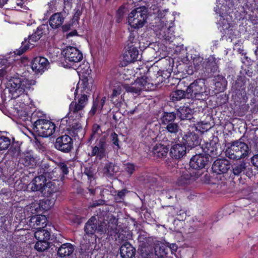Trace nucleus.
Masks as SVG:
<instances>
[{
	"mask_svg": "<svg viewBox=\"0 0 258 258\" xmlns=\"http://www.w3.org/2000/svg\"><path fill=\"white\" fill-rule=\"evenodd\" d=\"M49 32V27L47 24L40 25L34 30L32 34L28 36L27 38H25L19 49H16L13 52H11L10 53H14L13 55H21L29 49L32 48L35 46L34 43L37 42L43 36H47Z\"/></svg>",
	"mask_w": 258,
	"mask_h": 258,
	"instance_id": "f257e3e1",
	"label": "nucleus"
},
{
	"mask_svg": "<svg viewBox=\"0 0 258 258\" xmlns=\"http://www.w3.org/2000/svg\"><path fill=\"white\" fill-rule=\"evenodd\" d=\"M49 32V27L47 24L40 25L34 30L32 34L28 36L27 38H25L19 49H16L13 52H11L10 53H14L13 55H21L29 49L32 48L35 46L34 43L37 42L43 36H47Z\"/></svg>",
	"mask_w": 258,
	"mask_h": 258,
	"instance_id": "f03ea898",
	"label": "nucleus"
},
{
	"mask_svg": "<svg viewBox=\"0 0 258 258\" xmlns=\"http://www.w3.org/2000/svg\"><path fill=\"white\" fill-rule=\"evenodd\" d=\"M49 32V27L47 24L40 25L34 30L32 34L28 36L27 38H25L19 49H16L13 52H11L10 53H14L13 55H21L29 49L32 48L35 46L34 43L37 42L43 36H47Z\"/></svg>",
	"mask_w": 258,
	"mask_h": 258,
	"instance_id": "7ed1b4c3",
	"label": "nucleus"
},
{
	"mask_svg": "<svg viewBox=\"0 0 258 258\" xmlns=\"http://www.w3.org/2000/svg\"><path fill=\"white\" fill-rule=\"evenodd\" d=\"M241 140L242 138H240L226 144L225 154L227 158L233 160H238L248 156L250 153L248 145Z\"/></svg>",
	"mask_w": 258,
	"mask_h": 258,
	"instance_id": "20e7f679",
	"label": "nucleus"
},
{
	"mask_svg": "<svg viewBox=\"0 0 258 258\" xmlns=\"http://www.w3.org/2000/svg\"><path fill=\"white\" fill-rule=\"evenodd\" d=\"M187 98L200 101L205 100L208 95L205 85V80L198 79L191 83L186 88Z\"/></svg>",
	"mask_w": 258,
	"mask_h": 258,
	"instance_id": "39448f33",
	"label": "nucleus"
},
{
	"mask_svg": "<svg viewBox=\"0 0 258 258\" xmlns=\"http://www.w3.org/2000/svg\"><path fill=\"white\" fill-rule=\"evenodd\" d=\"M148 9L145 7H138L133 10L128 15V24L132 28H142L147 22Z\"/></svg>",
	"mask_w": 258,
	"mask_h": 258,
	"instance_id": "423d86ee",
	"label": "nucleus"
},
{
	"mask_svg": "<svg viewBox=\"0 0 258 258\" xmlns=\"http://www.w3.org/2000/svg\"><path fill=\"white\" fill-rule=\"evenodd\" d=\"M203 59V58L198 57L194 60V64L197 70H203L211 76L218 72V66L213 56H210L204 61Z\"/></svg>",
	"mask_w": 258,
	"mask_h": 258,
	"instance_id": "0eeeda50",
	"label": "nucleus"
},
{
	"mask_svg": "<svg viewBox=\"0 0 258 258\" xmlns=\"http://www.w3.org/2000/svg\"><path fill=\"white\" fill-rule=\"evenodd\" d=\"M107 138L103 136L96 140L94 146H91L92 150L89 155L90 157L95 156L99 160H102L107 154Z\"/></svg>",
	"mask_w": 258,
	"mask_h": 258,
	"instance_id": "6e6552de",
	"label": "nucleus"
},
{
	"mask_svg": "<svg viewBox=\"0 0 258 258\" xmlns=\"http://www.w3.org/2000/svg\"><path fill=\"white\" fill-rule=\"evenodd\" d=\"M209 161L208 156L202 153L196 154L192 156L189 161V166L192 169L197 170L194 175L195 177L198 178L202 175V172L201 171L206 168Z\"/></svg>",
	"mask_w": 258,
	"mask_h": 258,
	"instance_id": "1a4fd4ad",
	"label": "nucleus"
},
{
	"mask_svg": "<svg viewBox=\"0 0 258 258\" xmlns=\"http://www.w3.org/2000/svg\"><path fill=\"white\" fill-rule=\"evenodd\" d=\"M39 175L35 177L32 181L28 185L33 191H40L43 193L44 188L46 184L47 172L44 168H40L38 171Z\"/></svg>",
	"mask_w": 258,
	"mask_h": 258,
	"instance_id": "9d476101",
	"label": "nucleus"
},
{
	"mask_svg": "<svg viewBox=\"0 0 258 258\" xmlns=\"http://www.w3.org/2000/svg\"><path fill=\"white\" fill-rule=\"evenodd\" d=\"M62 53L65 61L70 65L80 62L83 57L82 52L74 46H67L63 49Z\"/></svg>",
	"mask_w": 258,
	"mask_h": 258,
	"instance_id": "9b49d317",
	"label": "nucleus"
},
{
	"mask_svg": "<svg viewBox=\"0 0 258 258\" xmlns=\"http://www.w3.org/2000/svg\"><path fill=\"white\" fill-rule=\"evenodd\" d=\"M56 128L54 122L44 118L40 124H38V126L34 131L37 133L39 136L46 138L53 135Z\"/></svg>",
	"mask_w": 258,
	"mask_h": 258,
	"instance_id": "f8f14e48",
	"label": "nucleus"
},
{
	"mask_svg": "<svg viewBox=\"0 0 258 258\" xmlns=\"http://www.w3.org/2000/svg\"><path fill=\"white\" fill-rule=\"evenodd\" d=\"M84 231L87 235H93L95 233L102 234L105 229L101 222L98 221L94 216L91 217L86 223Z\"/></svg>",
	"mask_w": 258,
	"mask_h": 258,
	"instance_id": "ddd939ff",
	"label": "nucleus"
},
{
	"mask_svg": "<svg viewBox=\"0 0 258 258\" xmlns=\"http://www.w3.org/2000/svg\"><path fill=\"white\" fill-rule=\"evenodd\" d=\"M147 79V76H143L138 78L135 83L132 85L123 84L124 89L127 92L139 95L142 90L146 89V86H147V83H148Z\"/></svg>",
	"mask_w": 258,
	"mask_h": 258,
	"instance_id": "4468645a",
	"label": "nucleus"
},
{
	"mask_svg": "<svg viewBox=\"0 0 258 258\" xmlns=\"http://www.w3.org/2000/svg\"><path fill=\"white\" fill-rule=\"evenodd\" d=\"M54 146L57 150L68 153L73 148V140L69 135H62L56 138Z\"/></svg>",
	"mask_w": 258,
	"mask_h": 258,
	"instance_id": "2eb2a0df",
	"label": "nucleus"
},
{
	"mask_svg": "<svg viewBox=\"0 0 258 258\" xmlns=\"http://www.w3.org/2000/svg\"><path fill=\"white\" fill-rule=\"evenodd\" d=\"M139 47H140V42H136L134 44H127L125 47V50L123 54V61L126 63L137 61L139 55L138 50Z\"/></svg>",
	"mask_w": 258,
	"mask_h": 258,
	"instance_id": "dca6fc26",
	"label": "nucleus"
},
{
	"mask_svg": "<svg viewBox=\"0 0 258 258\" xmlns=\"http://www.w3.org/2000/svg\"><path fill=\"white\" fill-rule=\"evenodd\" d=\"M60 242L56 239V241L53 244L55 250H57V254L61 258H64L70 256L74 251V245L70 243H65L60 245Z\"/></svg>",
	"mask_w": 258,
	"mask_h": 258,
	"instance_id": "f3484780",
	"label": "nucleus"
},
{
	"mask_svg": "<svg viewBox=\"0 0 258 258\" xmlns=\"http://www.w3.org/2000/svg\"><path fill=\"white\" fill-rule=\"evenodd\" d=\"M231 167L230 161L225 158L216 159L212 166L213 173L218 175L226 174Z\"/></svg>",
	"mask_w": 258,
	"mask_h": 258,
	"instance_id": "a211bd4d",
	"label": "nucleus"
},
{
	"mask_svg": "<svg viewBox=\"0 0 258 258\" xmlns=\"http://www.w3.org/2000/svg\"><path fill=\"white\" fill-rule=\"evenodd\" d=\"M49 64V61L46 58L43 56H36L31 61V67L35 74H42L47 69Z\"/></svg>",
	"mask_w": 258,
	"mask_h": 258,
	"instance_id": "6ab92c4d",
	"label": "nucleus"
},
{
	"mask_svg": "<svg viewBox=\"0 0 258 258\" xmlns=\"http://www.w3.org/2000/svg\"><path fill=\"white\" fill-rule=\"evenodd\" d=\"M85 111L82 105L77 104V101H73L69 105V111L67 114L70 119L80 120L84 116Z\"/></svg>",
	"mask_w": 258,
	"mask_h": 258,
	"instance_id": "aec40b11",
	"label": "nucleus"
},
{
	"mask_svg": "<svg viewBox=\"0 0 258 258\" xmlns=\"http://www.w3.org/2000/svg\"><path fill=\"white\" fill-rule=\"evenodd\" d=\"M181 142L186 148L192 149L200 144V139L197 134L189 132L182 136Z\"/></svg>",
	"mask_w": 258,
	"mask_h": 258,
	"instance_id": "412c9836",
	"label": "nucleus"
},
{
	"mask_svg": "<svg viewBox=\"0 0 258 258\" xmlns=\"http://www.w3.org/2000/svg\"><path fill=\"white\" fill-rule=\"evenodd\" d=\"M47 219L44 215H36L30 219L28 225L32 229L45 228L47 224Z\"/></svg>",
	"mask_w": 258,
	"mask_h": 258,
	"instance_id": "4be33fe9",
	"label": "nucleus"
},
{
	"mask_svg": "<svg viewBox=\"0 0 258 258\" xmlns=\"http://www.w3.org/2000/svg\"><path fill=\"white\" fill-rule=\"evenodd\" d=\"M79 78L80 80L77 85L75 95H76L80 89H81V93L85 92L86 94H89L92 87L91 79L83 74L82 75H80Z\"/></svg>",
	"mask_w": 258,
	"mask_h": 258,
	"instance_id": "5701e85b",
	"label": "nucleus"
},
{
	"mask_svg": "<svg viewBox=\"0 0 258 258\" xmlns=\"http://www.w3.org/2000/svg\"><path fill=\"white\" fill-rule=\"evenodd\" d=\"M36 158L31 153L27 152L20 157L18 166L20 164L21 168H23L21 166L22 165H23L24 167L33 168L36 165Z\"/></svg>",
	"mask_w": 258,
	"mask_h": 258,
	"instance_id": "b1692460",
	"label": "nucleus"
},
{
	"mask_svg": "<svg viewBox=\"0 0 258 258\" xmlns=\"http://www.w3.org/2000/svg\"><path fill=\"white\" fill-rule=\"evenodd\" d=\"M34 236L37 240H45L50 242L52 244L56 241V237L53 235H51V231L47 229L42 228L36 229Z\"/></svg>",
	"mask_w": 258,
	"mask_h": 258,
	"instance_id": "393cba45",
	"label": "nucleus"
},
{
	"mask_svg": "<svg viewBox=\"0 0 258 258\" xmlns=\"http://www.w3.org/2000/svg\"><path fill=\"white\" fill-rule=\"evenodd\" d=\"M163 130L164 134L171 140H175L177 137V134L180 130V127L177 122H174L165 125Z\"/></svg>",
	"mask_w": 258,
	"mask_h": 258,
	"instance_id": "a878e982",
	"label": "nucleus"
},
{
	"mask_svg": "<svg viewBox=\"0 0 258 258\" xmlns=\"http://www.w3.org/2000/svg\"><path fill=\"white\" fill-rule=\"evenodd\" d=\"M106 100V98L105 96L100 97L98 95L95 98H94L91 109L89 112L90 116H94L97 111L99 113H101Z\"/></svg>",
	"mask_w": 258,
	"mask_h": 258,
	"instance_id": "bb28decb",
	"label": "nucleus"
},
{
	"mask_svg": "<svg viewBox=\"0 0 258 258\" xmlns=\"http://www.w3.org/2000/svg\"><path fill=\"white\" fill-rule=\"evenodd\" d=\"M186 153V148L182 144H176L171 146L169 152L170 156L175 159L182 158Z\"/></svg>",
	"mask_w": 258,
	"mask_h": 258,
	"instance_id": "cd10ccee",
	"label": "nucleus"
},
{
	"mask_svg": "<svg viewBox=\"0 0 258 258\" xmlns=\"http://www.w3.org/2000/svg\"><path fill=\"white\" fill-rule=\"evenodd\" d=\"M202 148L205 153L204 155L208 156L209 158H214L218 156L217 144L213 141L206 143Z\"/></svg>",
	"mask_w": 258,
	"mask_h": 258,
	"instance_id": "c85d7f7f",
	"label": "nucleus"
},
{
	"mask_svg": "<svg viewBox=\"0 0 258 258\" xmlns=\"http://www.w3.org/2000/svg\"><path fill=\"white\" fill-rule=\"evenodd\" d=\"M169 143L167 145L161 143L156 144L152 149L153 155L155 157L159 158L166 157L169 152Z\"/></svg>",
	"mask_w": 258,
	"mask_h": 258,
	"instance_id": "c756f323",
	"label": "nucleus"
},
{
	"mask_svg": "<svg viewBox=\"0 0 258 258\" xmlns=\"http://www.w3.org/2000/svg\"><path fill=\"white\" fill-rule=\"evenodd\" d=\"M136 251L135 248L128 241H125L120 247V254L122 258H133Z\"/></svg>",
	"mask_w": 258,
	"mask_h": 258,
	"instance_id": "7c9ffc66",
	"label": "nucleus"
},
{
	"mask_svg": "<svg viewBox=\"0 0 258 258\" xmlns=\"http://www.w3.org/2000/svg\"><path fill=\"white\" fill-rule=\"evenodd\" d=\"M174 26V22H171L167 29L162 28L159 32V37L163 39H164L166 41L170 43L173 41V40L175 38L174 35V32L172 30Z\"/></svg>",
	"mask_w": 258,
	"mask_h": 258,
	"instance_id": "2f4dec72",
	"label": "nucleus"
},
{
	"mask_svg": "<svg viewBox=\"0 0 258 258\" xmlns=\"http://www.w3.org/2000/svg\"><path fill=\"white\" fill-rule=\"evenodd\" d=\"M76 122L70 126L69 133L71 135L78 138H82L85 134V130L82 126L80 120H75Z\"/></svg>",
	"mask_w": 258,
	"mask_h": 258,
	"instance_id": "473e14b6",
	"label": "nucleus"
},
{
	"mask_svg": "<svg viewBox=\"0 0 258 258\" xmlns=\"http://www.w3.org/2000/svg\"><path fill=\"white\" fill-rule=\"evenodd\" d=\"M124 89L123 84H119L114 87L111 94L109 96L111 102L116 105L120 102V95Z\"/></svg>",
	"mask_w": 258,
	"mask_h": 258,
	"instance_id": "72a5a7b5",
	"label": "nucleus"
},
{
	"mask_svg": "<svg viewBox=\"0 0 258 258\" xmlns=\"http://www.w3.org/2000/svg\"><path fill=\"white\" fill-rule=\"evenodd\" d=\"M64 21V18L61 13H56L49 18V24L52 29H57L60 27Z\"/></svg>",
	"mask_w": 258,
	"mask_h": 258,
	"instance_id": "f704fd0d",
	"label": "nucleus"
},
{
	"mask_svg": "<svg viewBox=\"0 0 258 258\" xmlns=\"http://www.w3.org/2000/svg\"><path fill=\"white\" fill-rule=\"evenodd\" d=\"M148 73L149 76L151 78V79H150L148 77L147 81H148V83H147V85H151L152 87L155 86V88H153V89L159 87L160 85L165 82L166 81V79L165 77H163L161 73L158 72L157 74V75L158 76H156L154 78H152L151 76V72L150 71H148Z\"/></svg>",
	"mask_w": 258,
	"mask_h": 258,
	"instance_id": "c9c22d12",
	"label": "nucleus"
},
{
	"mask_svg": "<svg viewBox=\"0 0 258 258\" xmlns=\"http://www.w3.org/2000/svg\"><path fill=\"white\" fill-rule=\"evenodd\" d=\"M169 214L173 217L179 216V217L177 218L179 221H184L186 218L185 211L182 209L180 206L170 207Z\"/></svg>",
	"mask_w": 258,
	"mask_h": 258,
	"instance_id": "e433bc0d",
	"label": "nucleus"
},
{
	"mask_svg": "<svg viewBox=\"0 0 258 258\" xmlns=\"http://www.w3.org/2000/svg\"><path fill=\"white\" fill-rule=\"evenodd\" d=\"M29 117L33 129L34 131L37 126H38V124H40L44 119L45 116L44 114L40 111H34L31 114V115Z\"/></svg>",
	"mask_w": 258,
	"mask_h": 258,
	"instance_id": "4c0bfd02",
	"label": "nucleus"
},
{
	"mask_svg": "<svg viewBox=\"0 0 258 258\" xmlns=\"http://www.w3.org/2000/svg\"><path fill=\"white\" fill-rule=\"evenodd\" d=\"M59 191V187L54 182H48L46 183L44 188L43 195L47 197H51L54 194Z\"/></svg>",
	"mask_w": 258,
	"mask_h": 258,
	"instance_id": "58836bf2",
	"label": "nucleus"
},
{
	"mask_svg": "<svg viewBox=\"0 0 258 258\" xmlns=\"http://www.w3.org/2000/svg\"><path fill=\"white\" fill-rule=\"evenodd\" d=\"M176 114L174 112H168L164 111L161 116L160 120L163 125L175 122Z\"/></svg>",
	"mask_w": 258,
	"mask_h": 258,
	"instance_id": "ea45409f",
	"label": "nucleus"
},
{
	"mask_svg": "<svg viewBox=\"0 0 258 258\" xmlns=\"http://www.w3.org/2000/svg\"><path fill=\"white\" fill-rule=\"evenodd\" d=\"M192 175L187 171L182 172L181 175L177 178L176 184L178 186H183L190 182Z\"/></svg>",
	"mask_w": 258,
	"mask_h": 258,
	"instance_id": "a19ab883",
	"label": "nucleus"
},
{
	"mask_svg": "<svg viewBox=\"0 0 258 258\" xmlns=\"http://www.w3.org/2000/svg\"><path fill=\"white\" fill-rule=\"evenodd\" d=\"M178 112L181 120H190L192 117V110L188 107H180Z\"/></svg>",
	"mask_w": 258,
	"mask_h": 258,
	"instance_id": "79ce46f5",
	"label": "nucleus"
},
{
	"mask_svg": "<svg viewBox=\"0 0 258 258\" xmlns=\"http://www.w3.org/2000/svg\"><path fill=\"white\" fill-rule=\"evenodd\" d=\"M246 163L244 161H240L232 166V172L234 175H239L246 168Z\"/></svg>",
	"mask_w": 258,
	"mask_h": 258,
	"instance_id": "37998d69",
	"label": "nucleus"
},
{
	"mask_svg": "<svg viewBox=\"0 0 258 258\" xmlns=\"http://www.w3.org/2000/svg\"><path fill=\"white\" fill-rule=\"evenodd\" d=\"M21 78H16L10 81L11 85V91L13 92V96L21 93L20 92Z\"/></svg>",
	"mask_w": 258,
	"mask_h": 258,
	"instance_id": "c03bdc74",
	"label": "nucleus"
},
{
	"mask_svg": "<svg viewBox=\"0 0 258 258\" xmlns=\"http://www.w3.org/2000/svg\"><path fill=\"white\" fill-rule=\"evenodd\" d=\"M53 246L50 242L45 240H37L35 244V249L39 252H42L47 249L49 247Z\"/></svg>",
	"mask_w": 258,
	"mask_h": 258,
	"instance_id": "a18cd8bd",
	"label": "nucleus"
},
{
	"mask_svg": "<svg viewBox=\"0 0 258 258\" xmlns=\"http://www.w3.org/2000/svg\"><path fill=\"white\" fill-rule=\"evenodd\" d=\"M103 172L106 176L111 177L116 172L115 171V165L111 162L106 163L103 169Z\"/></svg>",
	"mask_w": 258,
	"mask_h": 258,
	"instance_id": "49530a36",
	"label": "nucleus"
},
{
	"mask_svg": "<svg viewBox=\"0 0 258 258\" xmlns=\"http://www.w3.org/2000/svg\"><path fill=\"white\" fill-rule=\"evenodd\" d=\"M102 133L101 126L97 123H94L92 126L91 133L88 139L87 143H91L92 141L95 139L96 135H100Z\"/></svg>",
	"mask_w": 258,
	"mask_h": 258,
	"instance_id": "de8ad7c7",
	"label": "nucleus"
},
{
	"mask_svg": "<svg viewBox=\"0 0 258 258\" xmlns=\"http://www.w3.org/2000/svg\"><path fill=\"white\" fill-rule=\"evenodd\" d=\"M14 98H17L18 101L22 105H28L30 103V98L27 93H18L17 95H14Z\"/></svg>",
	"mask_w": 258,
	"mask_h": 258,
	"instance_id": "09e8293b",
	"label": "nucleus"
},
{
	"mask_svg": "<svg viewBox=\"0 0 258 258\" xmlns=\"http://www.w3.org/2000/svg\"><path fill=\"white\" fill-rule=\"evenodd\" d=\"M172 98L173 101L180 100L184 98H187V92L182 90H176L173 92Z\"/></svg>",
	"mask_w": 258,
	"mask_h": 258,
	"instance_id": "8fccbe9b",
	"label": "nucleus"
},
{
	"mask_svg": "<svg viewBox=\"0 0 258 258\" xmlns=\"http://www.w3.org/2000/svg\"><path fill=\"white\" fill-rule=\"evenodd\" d=\"M215 11L217 14H219V16L222 18H224L231 13L230 7L225 5H222L220 8L215 10Z\"/></svg>",
	"mask_w": 258,
	"mask_h": 258,
	"instance_id": "3c124183",
	"label": "nucleus"
},
{
	"mask_svg": "<svg viewBox=\"0 0 258 258\" xmlns=\"http://www.w3.org/2000/svg\"><path fill=\"white\" fill-rule=\"evenodd\" d=\"M32 85V80H29L27 79H21L20 89L21 93L25 92L26 90L30 89Z\"/></svg>",
	"mask_w": 258,
	"mask_h": 258,
	"instance_id": "603ef678",
	"label": "nucleus"
},
{
	"mask_svg": "<svg viewBox=\"0 0 258 258\" xmlns=\"http://www.w3.org/2000/svg\"><path fill=\"white\" fill-rule=\"evenodd\" d=\"M156 254L159 258H165L168 254V248L164 246L156 247L155 248Z\"/></svg>",
	"mask_w": 258,
	"mask_h": 258,
	"instance_id": "864d4df0",
	"label": "nucleus"
},
{
	"mask_svg": "<svg viewBox=\"0 0 258 258\" xmlns=\"http://www.w3.org/2000/svg\"><path fill=\"white\" fill-rule=\"evenodd\" d=\"M11 145V140L9 138L5 136H0V150H6Z\"/></svg>",
	"mask_w": 258,
	"mask_h": 258,
	"instance_id": "5fc2aeb1",
	"label": "nucleus"
},
{
	"mask_svg": "<svg viewBox=\"0 0 258 258\" xmlns=\"http://www.w3.org/2000/svg\"><path fill=\"white\" fill-rule=\"evenodd\" d=\"M9 152L13 156H18L20 153V146L18 143H12L11 145Z\"/></svg>",
	"mask_w": 258,
	"mask_h": 258,
	"instance_id": "6e6d98bb",
	"label": "nucleus"
},
{
	"mask_svg": "<svg viewBox=\"0 0 258 258\" xmlns=\"http://www.w3.org/2000/svg\"><path fill=\"white\" fill-rule=\"evenodd\" d=\"M6 165L7 169V172H9V175L10 176L13 175L17 170V169H16V164L14 161L9 160L7 161Z\"/></svg>",
	"mask_w": 258,
	"mask_h": 258,
	"instance_id": "4d7b16f0",
	"label": "nucleus"
},
{
	"mask_svg": "<svg viewBox=\"0 0 258 258\" xmlns=\"http://www.w3.org/2000/svg\"><path fill=\"white\" fill-rule=\"evenodd\" d=\"M51 204L50 200L44 199L39 201V207L43 210L47 211L51 207Z\"/></svg>",
	"mask_w": 258,
	"mask_h": 258,
	"instance_id": "13d9d810",
	"label": "nucleus"
},
{
	"mask_svg": "<svg viewBox=\"0 0 258 258\" xmlns=\"http://www.w3.org/2000/svg\"><path fill=\"white\" fill-rule=\"evenodd\" d=\"M110 140L114 146V148L117 150H119L120 148L119 140L118 136L115 132H113L110 134Z\"/></svg>",
	"mask_w": 258,
	"mask_h": 258,
	"instance_id": "bf43d9fd",
	"label": "nucleus"
},
{
	"mask_svg": "<svg viewBox=\"0 0 258 258\" xmlns=\"http://www.w3.org/2000/svg\"><path fill=\"white\" fill-rule=\"evenodd\" d=\"M88 102V95L84 93H82L80 97L79 98L78 101H77V104H79V105H82V107L84 108L86 105L87 104Z\"/></svg>",
	"mask_w": 258,
	"mask_h": 258,
	"instance_id": "052dcab7",
	"label": "nucleus"
},
{
	"mask_svg": "<svg viewBox=\"0 0 258 258\" xmlns=\"http://www.w3.org/2000/svg\"><path fill=\"white\" fill-rule=\"evenodd\" d=\"M124 170L131 176L136 170V166L134 163L128 162L124 164Z\"/></svg>",
	"mask_w": 258,
	"mask_h": 258,
	"instance_id": "680f3d73",
	"label": "nucleus"
},
{
	"mask_svg": "<svg viewBox=\"0 0 258 258\" xmlns=\"http://www.w3.org/2000/svg\"><path fill=\"white\" fill-rule=\"evenodd\" d=\"M124 7L122 6L119 7L116 11V22L117 23H120L124 15Z\"/></svg>",
	"mask_w": 258,
	"mask_h": 258,
	"instance_id": "e2e57ef3",
	"label": "nucleus"
},
{
	"mask_svg": "<svg viewBox=\"0 0 258 258\" xmlns=\"http://www.w3.org/2000/svg\"><path fill=\"white\" fill-rule=\"evenodd\" d=\"M128 191L126 188H123L117 192L116 195L115 196V200L117 202H120L122 200H123L125 194H127Z\"/></svg>",
	"mask_w": 258,
	"mask_h": 258,
	"instance_id": "0e129e2a",
	"label": "nucleus"
},
{
	"mask_svg": "<svg viewBox=\"0 0 258 258\" xmlns=\"http://www.w3.org/2000/svg\"><path fill=\"white\" fill-rule=\"evenodd\" d=\"M75 12L73 16V17L72 18V23H77V24L79 23V21L80 18V16L82 14V10H80L79 9H75Z\"/></svg>",
	"mask_w": 258,
	"mask_h": 258,
	"instance_id": "69168bd1",
	"label": "nucleus"
},
{
	"mask_svg": "<svg viewBox=\"0 0 258 258\" xmlns=\"http://www.w3.org/2000/svg\"><path fill=\"white\" fill-rule=\"evenodd\" d=\"M58 168L63 175H67L69 173V168L64 162H59L57 164Z\"/></svg>",
	"mask_w": 258,
	"mask_h": 258,
	"instance_id": "338daca9",
	"label": "nucleus"
},
{
	"mask_svg": "<svg viewBox=\"0 0 258 258\" xmlns=\"http://www.w3.org/2000/svg\"><path fill=\"white\" fill-rule=\"evenodd\" d=\"M146 247H142L139 249L141 256L143 258H151L152 253L148 252Z\"/></svg>",
	"mask_w": 258,
	"mask_h": 258,
	"instance_id": "774afa93",
	"label": "nucleus"
}]
</instances>
